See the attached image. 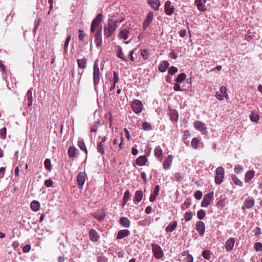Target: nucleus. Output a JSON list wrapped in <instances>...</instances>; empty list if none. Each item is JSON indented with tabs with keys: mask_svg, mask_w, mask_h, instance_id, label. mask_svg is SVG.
Masks as SVG:
<instances>
[{
	"mask_svg": "<svg viewBox=\"0 0 262 262\" xmlns=\"http://www.w3.org/2000/svg\"><path fill=\"white\" fill-rule=\"evenodd\" d=\"M118 20L108 18L107 25L104 28V35L106 38L112 36L118 28Z\"/></svg>",
	"mask_w": 262,
	"mask_h": 262,
	"instance_id": "1",
	"label": "nucleus"
},
{
	"mask_svg": "<svg viewBox=\"0 0 262 262\" xmlns=\"http://www.w3.org/2000/svg\"><path fill=\"white\" fill-rule=\"evenodd\" d=\"M99 60L98 59H97L94 64L93 66V83H94V86L95 90H97V85L99 84L100 80V70L99 68Z\"/></svg>",
	"mask_w": 262,
	"mask_h": 262,
	"instance_id": "2",
	"label": "nucleus"
},
{
	"mask_svg": "<svg viewBox=\"0 0 262 262\" xmlns=\"http://www.w3.org/2000/svg\"><path fill=\"white\" fill-rule=\"evenodd\" d=\"M210 0H195V4L198 9L202 12L208 10L210 7Z\"/></svg>",
	"mask_w": 262,
	"mask_h": 262,
	"instance_id": "3",
	"label": "nucleus"
},
{
	"mask_svg": "<svg viewBox=\"0 0 262 262\" xmlns=\"http://www.w3.org/2000/svg\"><path fill=\"white\" fill-rule=\"evenodd\" d=\"M224 169L222 167H219L216 169L214 181L217 185L222 183L224 178Z\"/></svg>",
	"mask_w": 262,
	"mask_h": 262,
	"instance_id": "4",
	"label": "nucleus"
},
{
	"mask_svg": "<svg viewBox=\"0 0 262 262\" xmlns=\"http://www.w3.org/2000/svg\"><path fill=\"white\" fill-rule=\"evenodd\" d=\"M152 251L157 259H161L164 256V253L161 247L157 244H151Z\"/></svg>",
	"mask_w": 262,
	"mask_h": 262,
	"instance_id": "5",
	"label": "nucleus"
},
{
	"mask_svg": "<svg viewBox=\"0 0 262 262\" xmlns=\"http://www.w3.org/2000/svg\"><path fill=\"white\" fill-rule=\"evenodd\" d=\"M102 19V14L101 13H99L97 14L96 18L92 21L91 27V31L93 33L95 32L96 29L99 27L101 25H100V23Z\"/></svg>",
	"mask_w": 262,
	"mask_h": 262,
	"instance_id": "6",
	"label": "nucleus"
},
{
	"mask_svg": "<svg viewBox=\"0 0 262 262\" xmlns=\"http://www.w3.org/2000/svg\"><path fill=\"white\" fill-rule=\"evenodd\" d=\"M194 127L195 129L201 132V133L203 135H206L208 133L207 128L206 127V124L200 121H195L194 123Z\"/></svg>",
	"mask_w": 262,
	"mask_h": 262,
	"instance_id": "7",
	"label": "nucleus"
},
{
	"mask_svg": "<svg viewBox=\"0 0 262 262\" xmlns=\"http://www.w3.org/2000/svg\"><path fill=\"white\" fill-rule=\"evenodd\" d=\"M215 97L219 100H223L224 98L226 99L228 98L226 87L224 85L221 86L220 91L216 92Z\"/></svg>",
	"mask_w": 262,
	"mask_h": 262,
	"instance_id": "8",
	"label": "nucleus"
},
{
	"mask_svg": "<svg viewBox=\"0 0 262 262\" xmlns=\"http://www.w3.org/2000/svg\"><path fill=\"white\" fill-rule=\"evenodd\" d=\"M132 108L134 112L136 114L140 113L143 110V104L141 101L135 100L132 103Z\"/></svg>",
	"mask_w": 262,
	"mask_h": 262,
	"instance_id": "9",
	"label": "nucleus"
},
{
	"mask_svg": "<svg viewBox=\"0 0 262 262\" xmlns=\"http://www.w3.org/2000/svg\"><path fill=\"white\" fill-rule=\"evenodd\" d=\"M213 196V192L208 193L205 195L201 203L202 207H207L210 203Z\"/></svg>",
	"mask_w": 262,
	"mask_h": 262,
	"instance_id": "10",
	"label": "nucleus"
},
{
	"mask_svg": "<svg viewBox=\"0 0 262 262\" xmlns=\"http://www.w3.org/2000/svg\"><path fill=\"white\" fill-rule=\"evenodd\" d=\"M154 13L151 11H149L146 15V18L144 21L143 25V29L146 30L149 26L150 24L153 20Z\"/></svg>",
	"mask_w": 262,
	"mask_h": 262,
	"instance_id": "11",
	"label": "nucleus"
},
{
	"mask_svg": "<svg viewBox=\"0 0 262 262\" xmlns=\"http://www.w3.org/2000/svg\"><path fill=\"white\" fill-rule=\"evenodd\" d=\"M78 186L79 189H82L85 181V173L80 172L78 174L77 177Z\"/></svg>",
	"mask_w": 262,
	"mask_h": 262,
	"instance_id": "12",
	"label": "nucleus"
},
{
	"mask_svg": "<svg viewBox=\"0 0 262 262\" xmlns=\"http://www.w3.org/2000/svg\"><path fill=\"white\" fill-rule=\"evenodd\" d=\"M102 26L101 25L100 28H99L97 30L96 34H95V38H96V43L97 47H99L102 45Z\"/></svg>",
	"mask_w": 262,
	"mask_h": 262,
	"instance_id": "13",
	"label": "nucleus"
},
{
	"mask_svg": "<svg viewBox=\"0 0 262 262\" xmlns=\"http://www.w3.org/2000/svg\"><path fill=\"white\" fill-rule=\"evenodd\" d=\"M164 8L165 12L167 15H171L173 13L174 8L170 1L166 2Z\"/></svg>",
	"mask_w": 262,
	"mask_h": 262,
	"instance_id": "14",
	"label": "nucleus"
},
{
	"mask_svg": "<svg viewBox=\"0 0 262 262\" xmlns=\"http://www.w3.org/2000/svg\"><path fill=\"white\" fill-rule=\"evenodd\" d=\"M235 239L233 237H230L225 243V248L227 251H231L234 246Z\"/></svg>",
	"mask_w": 262,
	"mask_h": 262,
	"instance_id": "15",
	"label": "nucleus"
},
{
	"mask_svg": "<svg viewBox=\"0 0 262 262\" xmlns=\"http://www.w3.org/2000/svg\"><path fill=\"white\" fill-rule=\"evenodd\" d=\"M172 160H173L172 156L171 155H168L167 159L165 160V161L164 162L163 164V168L165 170H166L167 169H169L170 168L172 162Z\"/></svg>",
	"mask_w": 262,
	"mask_h": 262,
	"instance_id": "16",
	"label": "nucleus"
},
{
	"mask_svg": "<svg viewBox=\"0 0 262 262\" xmlns=\"http://www.w3.org/2000/svg\"><path fill=\"white\" fill-rule=\"evenodd\" d=\"M196 228L198 232L201 235H203L205 232V224L202 221H198L196 223Z\"/></svg>",
	"mask_w": 262,
	"mask_h": 262,
	"instance_id": "17",
	"label": "nucleus"
},
{
	"mask_svg": "<svg viewBox=\"0 0 262 262\" xmlns=\"http://www.w3.org/2000/svg\"><path fill=\"white\" fill-rule=\"evenodd\" d=\"M89 236L90 239L94 242H97L99 238V236L96 231L94 229H91L89 232Z\"/></svg>",
	"mask_w": 262,
	"mask_h": 262,
	"instance_id": "18",
	"label": "nucleus"
},
{
	"mask_svg": "<svg viewBox=\"0 0 262 262\" xmlns=\"http://www.w3.org/2000/svg\"><path fill=\"white\" fill-rule=\"evenodd\" d=\"M130 232L128 230L123 229L118 231V234L116 237L117 239H121L129 235Z\"/></svg>",
	"mask_w": 262,
	"mask_h": 262,
	"instance_id": "19",
	"label": "nucleus"
},
{
	"mask_svg": "<svg viewBox=\"0 0 262 262\" xmlns=\"http://www.w3.org/2000/svg\"><path fill=\"white\" fill-rule=\"evenodd\" d=\"M147 3L156 11L159 10L160 6V2L159 0H148Z\"/></svg>",
	"mask_w": 262,
	"mask_h": 262,
	"instance_id": "20",
	"label": "nucleus"
},
{
	"mask_svg": "<svg viewBox=\"0 0 262 262\" xmlns=\"http://www.w3.org/2000/svg\"><path fill=\"white\" fill-rule=\"evenodd\" d=\"M160 191L159 185H156L154 190L153 193L151 194L149 197V201L152 202L155 201L157 195H158Z\"/></svg>",
	"mask_w": 262,
	"mask_h": 262,
	"instance_id": "21",
	"label": "nucleus"
},
{
	"mask_svg": "<svg viewBox=\"0 0 262 262\" xmlns=\"http://www.w3.org/2000/svg\"><path fill=\"white\" fill-rule=\"evenodd\" d=\"M177 227V222L173 221L171 222L165 228V231L168 232H173Z\"/></svg>",
	"mask_w": 262,
	"mask_h": 262,
	"instance_id": "22",
	"label": "nucleus"
},
{
	"mask_svg": "<svg viewBox=\"0 0 262 262\" xmlns=\"http://www.w3.org/2000/svg\"><path fill=\"white\" fill-rule=\"evenodd\" d=\"M147 161V157L145 156H141L136 160V163L139 166L144 165Z\"/></svg>",
	"mask_w": 262,
	"mask_h": 262,
	"instance_id": "23",
	"label": "nucleus"
},
{
	"mask_svg": "<svg viewBox=\"0 0 262 262\" xmlns=\"http://www.w3.org/2000/svg\"><path fill=\"white\" fill-rule=\"evenodd\" d=\"M120 223L124 228H129L130 225V221L126 217H122L120 219Z\"/></svg>",
	"mask_w": 262,
	"mask_h": 262,
	"instance_id": "24",
	"label": "nucleus"
},
{
	"mask_svg": "<svg viewBox=\"0 0 262 262\" xmlns=\"http://www.w3.org/2000/svg\"><path fill=\"white\" fill-rule=\"evenodd\" d=\"M255 203V201L253 198H247L244 202V206L248 209L252 208Z\"/></svg>",
	"mask_w": 262,
	"mask_h": 262,
	"instance_id": "25",
	"label": "nucleus"
},
{
	"mask_svg": "<svg viewBox=\"0 0 262 262\" xmlns=\"http://www.w3.org/2000/svg\"><path fill=\"white\" fill-rule=\"evenodd\" d=\"M169 64L167 61H163L159 65V70L161 72H164L167 70Z\"/></svg>",
	"mask_w": 262,
	"mask_h": 262,
	"instance_id": "26",
	"label": "nucleus"
},
{
	"mask_svg": "<svg viewBox=\"0 0 262 262\" xmlns=\"http://www.w3.org/2000/svg\"><path fill=\"white\" fill-rule=\"evenodd\" d=\"M116 54L118 58L121 59L124 61H127V58L124 56L123 53L122 52V48L120 46H118L117 47V49L116 50Z\"/></svg>",
	"mask_w": 262,
	"mask_h": 262,
	"instance_id": "27",
	"label": "nucleus"
},
{
	"mask_svg": "<svg viewBox=\"0 0 262 262\" xmlns=\"http://www.w3.org/2000/svg\"><path fill=\"white\" fill-rule=\"evenodd\" d=\"M129 30L127 29H124L121 30L119 33V37L124 40H126L128 38L129 34Z\"/></svg>",
	"mask_w": 262,
	"mask_h": 262,
	"instance_id": "28",
	"label": "nucleus"
},
{
	"mask_svg": "<svg viewBox=\"0 0 262 262\" xmlns=\"http://www.w3.org/2000/svg\"><path fill=\"white\" fill-rule=\"evenodd\" d=\"M68 154L69 157H75L76 156L77 149L73 146H71L69 148Z\"/></svg>",
	"mask_w": 262,
	"mask_h": 262,
	"instance_id": "29",
	"label": "nucleus"
},
{
	"mask_svg": "<svg viewBox=\"0 0 262 262\" xmlns=\"http://www.w3.org/2000/svg\"><path fill=\"white\" fill-rule=\"evenodd\" d=\"M31 208L34 211H37L40 208V203L37 201H33L31 203Z\"/></svg>",
	"mask_w": 262,
	"mask_h": 262,
	"instance_id": "30",
	"label": "nucleus"
},
{
	"mask_svg": "<svg viewBox=\"0 0 262 262\" xmlns=\"http://www.w3.org/2000/svg\"><path fill=\"white\" fill-rule=\"evenodd\" d=\"M87 59L82 58L77 60L78 67L80 69H85L86 67Z\"/></svg>",
	"mask_w": 262,
	"mask_h": 262,
	"instance_id": "31",
	"label": "nucleus"
},
{
	"mask_svg": "<svg viewBox=\"0 0 262 262\" xmlns=\"http://www.w3.org/2000/svg\"><path fill=\"white\" fill-rule=\"evenodd\" d=\"M94 216L95 218H96L98 220L101 221L105 217V213L103 211H100L99 212L95 213Z\"/></svg>",
	"mask_w": 262,
	"mask_h": 262,
	"instance_id": "32",
	"label": "nucleus"
},
{
	"mask_svg": "<svg viewBox=\"0 0 262 262\" xmlns=\"http://www.w3.org/2000/svg\"><path fill=\"white\" fill-rule=\"evenodd\" d=\"M143 198V192L141 190H137L135 193V201L140 202Z\"/></svg>",
	"mask_w": 262,
	"mask_h": 262,
	"instance_id": "33",
	"label": "nucleus"
},
{
	"mask_svg": "<svg viewBox=\"0 0 262 262\" xmlns=\"http://www.w3.org/2000/svg\"><path fill=\"white\" fill-rule=\"evenodd\" d=\"M255 172L253 170L248 171L245 174V181L248 182L254 177Z\"/></svg>",
	"mask_w": 262,
	"mask_h": 262,
	"instance_id": "34",
	"label": "nucleus"
},
{
	"mask_svg": "<svg viewBox=\"0 0 262 262\" xmlns=\"http://www.w3.org/2000/svg\"><path fill=\"white\" fill-rule=\"evenodd\" d=\"M154 153L155 156L158 158H159L162 155L163 150L160 146H157L156 147L154 150Z\"/></svg>",
	"mask_w": 262,
	"mask_h": 262,
	"instance_id": "35",
	"label": "nucleus"
},
{
	"mask_svg": "<svg viewBox=\"0 0 262 262\" xmlns=\"http://www.w3.org/2000/svg\"><path fill=\"white\" fill-rule=\"evenodd\" d=\"M200 143V140L197 138H194L192 139L191 145L194 149H197L199 147V144Z\"/></svg>",
	"mask_w": 262,
	"mask_h": 262,
	"instance_id": "36",
	"label": "nucleus"
},
{
	"mask_svg": "<svg viewBox=\"0 0 262 262\" xmlns=\"http://www.w3.org/2000/svg\"><path fill=\"white\" fill-rule=\"evenodd\" d=\"M97 149L98 152H99L101 155H103L104 154V146L101 143H98L97 145Z\"/></svg>",
	"mask_w": 262,
	"mask_h": 262,
	"instance_id": "37",
	"label": "nucleus"
},
{
	"mask_svg": "<svg viewBox=\"0 0 262 262\" xmlns=\"http://www.w3.org/2000/svg\"><path fill=\"white\" fill-rule=\"evenodd\" d=\"M250 120L254 122H256L259 120V116L258 114L252 112L250 116Z\"/></svg>",
	"mask_w": 262,
	"mask_h": 262,
	"instance_id": "38",
	"label": "nucleus"
},
{
	"mask_svg": "<svg viewBox=\"0 0 262 262\" xmlns=\"http://www.w3.org/2000/svg\"><path fill=\"white\" fill-rule=\"evenodd\" d=\"M78 145L82 150L84 151L85 152V154H87L88 151L83 141H78Z\"/></svg>",
	"mask_w": 262,
	"mask_h": 262,
	"instance_id": "39",
	"label": "nucleus"
},
{
	"mask_svg": "<svg viewBox=\"0 0 262 262\" xmlns=\"http://www.w3.org/2000/svg\"><path fill=\"white\" fill-rule=\"evenodd\" d=\"M211 253L209 250H204L202 252L203 257L206 259H210L211 258Z\"/></svg>",
	"mask_w": 262,
	"mask_h": 262,
	"instance_id": "40",
	"label": "nucleus"
},
{
	"mask_svg": "<svg viewBox=\"0 0 262 262\" xmlns=\"http://www.w3.org/2000/svg\"><path fill=\"white\" fill-rule=\"evenodd\" d=\"M192 213L190 211H186L184 219L186 222H188L192 219Z\"/></svg>",
	"mask_w": 262,
	"mask_h": 262,
	"instance_id": "41",
	"label": "nucleus"
},
{
	"mask_svg": "<svg viewBox=\"0 0 262 262\" xmlns=\"http://www.w3.org/2000/svg\"><path fill=\"white\" fill-rule=\"evenodd\" d=\"M44 165L45 168L49 171H50L52 169V166L51 164V161L49 159H46L44 162Z\"/></svg>",
	"mask_w": 262,
	"mask_h": 262,
	"instance_id": "42",
	"label": "nucleus"
},
{
	"mask_svg": "<svg viewBox=\"0 0 262 262\" xmlns=\"http://www.w3.org/2000/svg\"><path fill=\"white\" fill-rule=\"evenodd\" d=\"M186 77V75L185 73H182L177 77V78L176 79V81L177 82H181L185 79Z\"/></svg>",
	"mask_w": 262,
	"mask_h": 262,
	"instance_id": "43",
	"label": "nucleus"
},
{
	"mask_svg": "<svg viewBox=\"0 0 262 262\" xmlns=\"http://www.w3.org/2000/svg\"><path fill=\"white\" fill-rule=\"evenodd\" d=\"M231 178L235 184L241 186L243 185L242 182L236 177L235 175H232Z\"/></svg>",
	"mask_w": 262,
	"mask_h": 262,
	"instance_id": "44",
	"label": "nucleus"
},
{
	"mask_svg": "<svg viewBox=\"0 0 262 262\" xmlns=\"http://www.w3.org/2000/svg\"><path fill=\"white\" fill-rule=\"evenodd\" d=\"M142 128L145 130H151V125L148 122H145L143 123Z\"/></svg>",
	"mask_w": 262,
	"mask_h": 262,
	"instance_id": "45",
	"label": "nucleus"
},
{
	"mask_svg": "<svg viewBox=\"0 0 262 262\" xmlns=\"http://www.w3.org/2000/svg\"><path fill=\"white\" fill-rule=\"evenodd\" d=\"M254 248L257 252L262 251V244L259 242H257L254 244Z\"/></svg>",
	"mask_w": 262,
	"mask_h": 262,
	"instance_id": "46",
	"label": "nucleus"
},
{
	"mask_svg": "<svg viewBox=\"0 0 262 262\" xmlns=\"http://www.w3.org/2000/svg\"><path fill=\"white\" fill-rule=\"evenodd\" d=\"M100 124V122L99 121H97L94 122L93 126L92 127L91 129V132H96L97 128L99 126Z\"/></svg>",
	"mask_w": 262,
	"mask_h": 262,
	"instance_id": "47",
	"label": "nucleus"
},
{
	"mask_svg": "<svg viewBox=\"0 0 262 262\" xmlns=\"http://www.w3.org/2000/svg\"><path fill=\"white\" fill-rule=\"evenodd\" d=\"M141 55L144 60H146L148 58L149 53L147 50H142L141 52Z\"/></svg>",
	"mask_w": 262,
	"mask_h": 262,
	"instance_id": "48",
	"label": "nucleus"
},
{
	"mask_svg": "<svg viewBox=\"0 0 262 262\" xmlns=\"http://www.w3.org/2000/svg\"><path fill=\"white\" fill-rule=\"evenodd\" d=\"M71 40V36L69 35L65 41L64 44V51L65 52H67L68 51V48L69 44V42Z\"/></svg>",
	"mask_w": 262,
	"mask_h": 262,
	"instance_id": "49",
	"label": "nucleus"
},
{
	"mask_svg": "<svg viewBox=\"0 0 262 262\" xmlns=\"http://www.w3.org/2000/svg\"><path fill=\"white\" fill-rule=\"evenodd\" d=\"M198 217L200 219L202 220L204 218L206 215V213L204 211V210L201 209L198 211Z\"/></svg>",
	"mask_w": 262,
	"mask_h": 262,
	"instance_id": "50",
	"label": "nucleus"
},
{
	"mask_svg": "<svg viewBox=\"0 0 262 262\" xmlns=\"http://www.w3.org/2000/svg\"><path fill=\"white\" fill-rule=\"evenodd\" d=\"M6 128L3 127L0 129V138L5 139L6 135Z\"/></svg>",
	"mask_w": 262,
	"mask_h": 262,
	"instance_id": "51",
	"label": "nucleus"
},
{
	"mask_svg": "<svg viewBox=\"0 0 262 262\" xmlns=\"http://www.w3.org/2000/svg\"><path fill=\"white\" fill-rule=\"evenodd\" d=\"M129 196H130V193L128 190H126L125 192L124 196H123V202H124V204H125L127 203Z\"/></svg>",
	"mask_w": 262,
	"mask_h": 262,
	"instance_id": "52",
	"label": "nucleus"
},
{
	"mask_svg": "<svg viewBox=\"0 0 262 262\" xmlns=\"http://www.w3.org/2000/svg\"><path fill=\"white\" fill-rule=\"evenodd\" d=\"M32 89H33L32 88H31L30 90H29L27 91V93L26 94V98L28 99V100H33Z\"/></svg>",
	"mask_w": 262,
	"mask_h": 262,
	"instance_id": "53",
	"label": "nucleus"
},
{
	"mask_svg": "<svg viewBox=\"0 0 262 262\" xmlns=\"http://www.w3.org/2000/svg\"><path fill=\"white\" fill-rule=\"evenodd\" d=\"M203 196L202 192L200 190H197L194 194V198L197 200H200Z\"/></svg>",
	"mask_w": 262,
	"mask_h": 262,
	"instance_id": "54",
	"label": "nucleus"
},
{
	"mask_svg": "<svg viewBox=\"0 0 262 262\" xmlns=\"http://www.w3.org/2000/svg\"><path fill=\"white\" fill-rule=\"evenodd\" d=\"M178 71V69L177 68H176L175 67H171L169 70H168V73L170 74V75H174L176 73H177Z\"/></svg>",
	"mask_w": 262,
	"mask_h": 262,
	"instance_id": "55",
	"label": "nucleus"
},
{
	"mask_svg": "<svg viewBox=\"0 0 262 262\" xmlns=\"http://www.w3.org/2000/svg\"><path fill=\"white\" fill-rule=\"evenodd\" d=\"M113 76H114V77H113V83H114L115 84H116V83L119 81V76H118V73L114 71L113 72Z\"/></svg>",
	"mask_w": 262,
	"mask_h": 262,
	"instance_id": "56",
	"label": "nucleus"
},
{
	"mask_svg": "<svg viewBox=\"0 0 262 262\" xmlns=\"http://www.w3.org/2000/svg\"><path fill=\"white\" fill-rule=\"evenodd\" d=\"M53 184V181L51 180V179H48V180H46L45 182V185H46V187H51L52 186Z\"/></svg>",
	"mask_w": 262,
	"mask_h": 262,
	"instance_id": "57",
	"label": "nucleus"
},
{
	"mask_svg": "<svg viewBox=\"0 0 262 262\" xmlns=\"http://www.w3.org/2000/svg\"><path fill=\"white\" fill-rule=\"evenodd\" d=\"M174 180L177 181H181L182 180V176L180 172H177L174 175Z\"/></svg>",
	"mask_w": 262,
	"mask_h": 262,
	"instance_id": "58",
	"label": "nucleus"
},
{
	"mask_svg": "<svg viewBox=\"0 0 262 262\" xmlns=\"http://www.w3.org/2000/svg\"><path fill=\"white\" fill-rule=\"evenodd\" d=\"M107 258L104 256H98L97 258V262H106Z\"/></svg>",
	"mask_w": 262,
	"mask_h": 262,
	"instance_id": "59",
	"label": "nucleus"
},
{
	"mask_svg": "<svg viewBox=\"0 0 262 262\" xmlns=\"http://www.w3.org/2000/svg\"><path fill=\"white\" fill-rule=\"evenodd\" d=\"M261 234V229L259 227H257L254 230V235L257 237L259 236Z\"/></svg>",
	"mask_w": 262,
	"mask_h": 262,
	"instance_id": "60",
	"label": "nucleus"
},
{
	"mask_svg": "<svg viewBox=\"0 0 262 262\" xmlns=\"http://www.w3.org/2000/svg\"><path fill=\"white\" fill-rule=\"evenodd\" d=\"M78 33H79L78 37H79V40L81 41L83 40L85 35L83 33V30H80V29L79 30Z\"/></svg>",
	"mask_w": 262,
	"mask_h": 262,
	"instance_id": "61",
	"label": "nucleus"
},
{
	"mask_svg": "<svg viewBox=\"0 0 262 262\" xmlns=\"http://www.w3.org/2000/svg\"><path fill=\"white\" fill-rule=\"evenodd\" d=\"M31 246L29 245H25L23 248V251L24 253H28L30 251Z\"/></svg>",
	"mask_w": 262,
	"mask_h": 262,
	"instance_id": "62",
	"label": "nucleus"
},
{
	"mask_svg": "<svg viewBox=\"0 0 262 262\" xmlns=\"http://www.w3.org/2000/svg\"><path fill=\"white\" fill-rule=\"evenodd\" d=\"M243 170V167L239 165H235L234 167V171L236 173H239L241 171Z\"/></svg>",
	"mask_w": 262,
	"mask_h": 262,
	"instance_id": "63",
	"label": "nucleus"
},
{
	"mask_svg": "<svg viewBox=\"0 0 262 262\" xmlns=\"http://www.w3.org/2000/svg\"><path fill=\"white\" fill-rule=\"evenodd\" d=\"M124 131L125 132L126 138L127 139V140L128 141H129L130 139V134H129L128 130H127V129L126 128H124Z\"/></svg>",
	"mask_w": 262,
	"mask_h": 262,
	"instance_id": "64",
	"label": "nucleus"
}]
</instances>
